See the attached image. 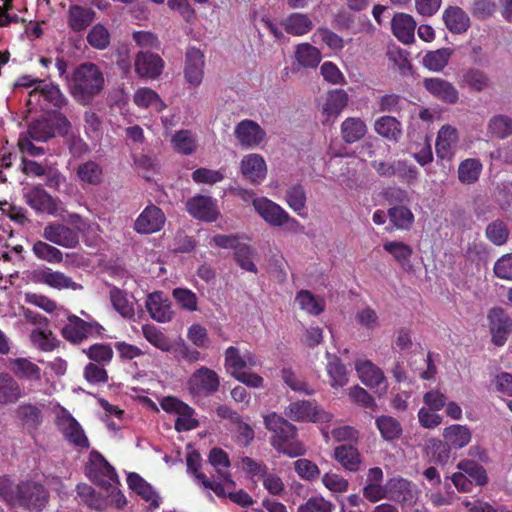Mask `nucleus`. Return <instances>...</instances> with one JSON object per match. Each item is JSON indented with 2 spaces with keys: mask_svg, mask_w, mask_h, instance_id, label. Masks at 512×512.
<instances>
[{
  "mask_svg": "<svg viewBox=\"0 0 512 512\" xmlns=\"http://www.w3.org/2000/svg\"><path fill=\"white\" fill-rule=\"evenodd\" d=\"M0 497L8 505L23 507L30 512H41L48 502L44 487L33 481L15 485L10 478L0 477Z\"/></svg>",
  "mask_w": 512,
  "mask_h": 512,
  "instance_id": "nucleus-1",
  "label": "nucleus"
},
{
  "mask_svg": "<svg viewBox=\"0 0 512 512\" xmlns=\"http://www.w3.org/2000/svg\"><path fill=\"white\" fill-rule=\"evenodd\" d=\"M67 85L73 98L78 103L87 105L102 90L104 76L97 65L86 62L67 76Z\"/></svg>",
  "mask_w": 512,
  "mask_h": 512,
  "instance_id": "nucleus-2",
  "label": "nucleus"
},
{
  "mask_svg": "<svg viewBox=\"0 0 512 512\" xmlns=\"http://www.w3.org/2000/svg\"><path fill=\"white\" fill-rule=\"evenodd\" d=\"M266 428L273 433L271 443L275 449L289 457H297L305 453L303 444L295 440L296 428L287 420L271 413L264 417Z\"/></svg>",
  "mask_w": 512,
  "mask_h": 512,
  "instance_id": "nucleus-3",
  "label": "nucleus"
},
{
  "mask_svg": "<svg viewBox=\"0 0 512 512\" xmlns=\"http://www.w3.org/2000/svg\"><path fill=\"white\" fill-rule=\"evenodd\" d=\"M254 211L269 226L284 227L289 232H298L302 228L281 205L265 196L254 200Z\"/></svg>",
  "mask_w": 512,
  "mask_h": 512,
  "instance_id": "nucleus-4",
  "label": "nucleus"
},
{
  "mask_svg": "<svg viewBox=\"0 0 512 512\" xmlns=\"http://www.w3.org/2000/svg\"><path fill=\"white\" fill-rule=\"evenodd\" d=\"M56 425L66 441L78 449L89 447L88 438L79 422L64 408L56 412Z\"/></svg>",
  "mask_w": 512,
  "mask_h": 512,
  "instance_id": "nucleus-5",
  "label": "nucleus"
},
{
  "mask_svg": "<svg viewBox=\"0 0 512 512\" xmlns=\"http://www.w3.org/2000/svg\"><path fill=\"white\" fill-rule=\"evenodd\" d=\"M355 371L360 381L379 396L388 390V381L382 369L367 359L355 361Z\"/></svg>",
  "mask_w": 512,
  "mask_h": 512,
  "instance_id": "nucleus-6",
  "label": "nucleus"
},
{
  "mask_svg": "<svg viewBox=\"0 0 512 512\" xmlns=\"http://www.w3.org/2000/svg\"><path fill=\"white\" fill-rule=\"evenodd\" d=\"M87 475L91 481L98 484L102 488L115 490V484L118 483L114 469L108 462L97 452L90 455L89 464L86 468Z\"/></svg>",
  "mask_w": 512,
  "mask_h": 512,
  "instance_id": "nucleus-7",
  "label": "nucleus"
},
{
  "mask_svg": "<svg viewBox=\"0 0 512 512\" xmlns=\"http://www.w3.org/2000/svg\"><path fill=\"white\" fill-rule=\"evenodd\" d=\"M287 417L293 421L326 423L330 422L333 415L318 407L314 402L297 401L291 403L285 411Z\"/></svg>",
  "mask_w": 512,
  "mask_h": 512,
  "instance_id": "nucleus-8",
  "label": "nucleus"
},
{
  "mask_svg": "<svg viewBox=\"0 0 512 512\" xmlns=\"http://www.w3.org/2000/svg\"><path fill=\"white\" fill-rule=\"evenodd\" d=\"M160 406L167 413L177 416L175 421L177 431L192 430L199 425L198 420L194 417V410L175 397L168 396L163 398Z\"/></svg>",
  "mask_w": 512,
  "mask_h": 512,
  "instance_id": "nucleus-9",
  "label": "nucleus"
},
{
  "mask_svg": "<svg viewBox=\"0 0 512 512\" xmlns=\"http://www.w3.org/2000/svg\"><path fill=\"white\" fill-rule=\"evenodd\" d=\"M349 95L343 89L329 90L319 101V111L323 124L334 122L347 107Z\"/></svg>",
  "mask_w": 512,
  "mask_h": 512,
  "instance_id": "nucleus-10",
  "label": "nucleus"
},
{
  "mask_svg": "<svg viewBox=\"0 0 512 512\" xmlns=\"http://www.w3.org/2000/svg\"><path fill=\"white\" fill-rule=\"evenodd\" d=\"M219 377L212 369L202 366L195 370L187 381V389L194 396H206L218 390Z\"/></svg>",
  "mask_w": 512,
  "mask_h": 512,
  "instance_id": "nucleus-11",
  "label": "nucleus"
},
{
  "mask_svg": "<svg viewBox=\"0 0 512 512\" xmlns=\"http://www.w3.org/2000/svg\"><path fill=\"white\" fill-rule=\"evenodd\" d=\"M237 143L245 149H255L266 141L265 130L255 121L244 119L234 127Z\"/></svg>",
  "mask_w": 512,
  "mask_h": 512,
  "instance_id": "nucleus-12",
  "label": "nucleus"
},
{
  "mask_svg": "<svg viewBox=\"0 0 512 512\" xmlns=\"http://www.w3.org/2000/svg\"><path fill=\"white\" fill-rule=\"evenodd\" d=\"M31 279L36 283L45 284L53 289L63 290H79L82 286L74 282L69 276L63 272L54 271L49 267L36 269L31 274Z\"/></svg>",
  "mask_w": 512,
  "mask_h": 512,
  "instance_id": "nucleus-13",
  "label": "nucleus"
},
{
  "mask_svg": "<svg viewBox=\"0 0 512 512\" xmlns=\"http://www.w3.org/2000/svg\"><path fill=\"white\" fill-rule=\"evenodd\" d=\"M202 480V485L205 488H210L217 496L229 497L234 503L241 506H248L252 504L251 497L243 490H235V482L231 478H227L224 483L218 481H210L205 475H198Z\"/></svg>",
  "mask_w": 512,
  "mask_h": 512,
  "instance_id": "nucleus-14",
  "label": "nucleus"
},
{
  "mask_svg": "<svg viewBox=\"0 0 512 512\" xmlns=\"http://www.w3.org/2000/svg\"><path fill=\"white\" fill-rule=\"evenodd\" d=\"M489 330L495 345L505 344L512 330V320L501 308H492L487 313Z\"/></svg>",
  "mask_w": 512,
  "mask_h": 512,
  "instance_id": "nucleus-15",
  "label": "nucleus"
},
{
  "mask_svg": "<svg viewBox=\"0 0 512 512\" xmlns=\"http://www.w3.org/2000/svg\"><path fill=\"white\" fill-rule=\"evenodd\" d=\"M241 175L251 184H261L267 177V164L262 155L249 153L240 161Z\"/></svg>",
  "mask_w": 512,
  "mask_h": 512,
  "instance_id": "nucleus-16",
  "label": "nucleus"
},
{
  "mask_svg": "<svg viewBox=\"0 0 512 512\" xmlns=\"http://www.w3.org/2000/svg\"><path fill=\"white\" fill-rule=\"evenodd\" d=\"M46 241L64 248H75L79 243L78 232L62 223H50L43 229Z\"/></svg>",
  "mask_w": 512,
  "mask_h": 512,
  "instance_id": "nucleus-17",
  "label": "nucleus"
},
{
  "mask_svg": "<svg viewBox=\"0 0 512 512\" xmlns=\"http://www.w3.org/2000/svg\"><path fill=\"white\" fill-rule=\"evenodd\" d=\"M186 210L192 217L207 222L215 221L220 214L216 201L204 195L190 198L186 202Z\"/></svg>",
  "mask_w": 512,
  "mask_h": 512,
  "instance_id": "nucleus-18",
  "label": "nucleus"
},
{
  "mask_svg": "<svg viewBox=\"0 0 512 512\" xmlns=\"http://www.w3.org/2000/svg\"><path fill=\"white\" fill-rule=\"evenodd\" d=\"M145 306L151 318L159 323L169 322L174 316L169 298L161 291L150 293Z\"/></svg>",
  "mask_w": 512,
  "mask_h": 512,
  "instance_id": "nucleus-19",
  "label": "nucleus"
},
{
  "mask_svg": "<svg viewBox=\"0 0 512 512\" xmlns=\"http://www.w3.org/2000/svg\"><path fill=\"white\" fill-rule=\"evenodd\" d=\"M458 129L450 124L443 125L436 137L435 150L438 158L451 159L458 148Z\"/></svg>",
  "mask_w": 512,
  "mask_h": 512,
  "instance_id": "nucleus-20",
  "label": "nucleus"
},
{
  "mask_svg": "<svg viewBox=\"0 0 512 512\" xmlns=\"http://www.w3.org/2000/svg\"><path fill=\"white\" fill-rule=\"evenodd\" d=\"M224 356L225 368L227 372L233 377H235L243 370L253 368L258 364V360L253 353L249 351L241 353L240 350L234 346L228 347Z\"/></svg>",
  "mask_w": 512,
  "mask_h": 512,
  "instance_id": "nucleus-21",
  "label": "nucleus"
},
{
  "mask_svg": "<svg viewBox=\"0 0 512 512\" xmlns=\"http://www.w3.org/2000/svg\"><path fill=\"white\" fill-rule=\"evenodd\" d=\"M423 86L429 94L443 103L455 104L459 100V92L456 87L443 78H425Z\"/></svg>",
  "mask_w": 512,
  "mask_h": 512,
  "instance_id": "nucleus-22",
  "label": "nucleus"
},
{
  "mask_svg": "<svg viewBox=\"0 0 512 512\" xmlns=\"http://www.w3.org/2000/svg\"><path fill=\"white\" fill-rule=\"evenodd\" d=\"M165 215L155 205L147 206L135 221L134 228L138 233L151 234L162 229Z\"/></svg>",
  "mask_w": 512,
  "mask_h": 512,
  "instance_id": "nucleus-23",
  "label": "nucleus"
},
{
  "mask_svg": "<svg viewBox=\"0 0 512 512\" xmlns=\"http://www.w3.org/2000/svg\"><path fill=\"white\" fill-rule=\"evenodd\" d=\"M26 203L37 212L55 215L58 207L55 200L41 187L26 188L23 193Z\"/></svg>",
  "mask_w": 512,
  "mask_h": 512,
  "instance_id": "nucleus-24",
  "label": "nucleus"
},
{
  "mask_svg": "<svg viewBox=\"0 0 512 512\" xmlns=\"http://www.w3.org/2000/svg\"><path fill=\"white\" fill-rule=\"evenodd\" d=\"M100 326L97 323H87L77 316L68 318V323L62 329V335L70 342H80L93 332H98Z\"/></svg>",
  "mask_w": 512,
  "mask_h": 512,
  "instance_id": "nucleus-25",
  "label": "nucleus"
},
{
  "mask_svg": "<svg viewBox=\"0 0 512 512\" xmlns=\"http://www.w3.org/2000/svg\"><path fill=\"white\" fill-rule=\"evenodd\" d=\"M185 78L193 86H198L204 76V55L197 48H190L186 53Z\"/></svg>",
  "mask_w": 512,
  "mask_h": 512,
  "instance_id": "nucleus-26",
  "label": "nucleus"
},
{
  "mask_svg": "<svg viewBox=\"0 0 512 512\" xmlns=\"http://www.w3.org/2000/svg\"><path fill=\"white\" fill-rule=\"evenodd\" d=\"M135 70L143 78H156L163 70L162 59L156 55L146 52H139L135 59Z\"/></svg>",
  "mask_w": 512,
  "mask_h": 512,
  "instance_id": "nucleus-27",
  "label": "nucleus"
},
{
  "mask_svg": "<svg viewBox=\"0 0 512 512\" xmlns=\"http://www.w3.org/2000/svg\"><path fill=\"white\" fill-rule=\"evenodd\" d=\"M393 35L403 44L414 42L416 22L413 17L406 13H396L391 21Z\"/></svg>",
  "mask_w": 512,
  "mask_h": 512,
  "instance_id": "nucleus-28",
  "label": "nucleus"
},
{
  "mask_svg": "<svg viewBox=\"0 0 512 512\" xmlns=\"http://www.w3.org/2000/svg\"><path fill=\"white\" fill-rule=\"evenodd\" d=\"M127 483L131 490L139 495L150 508L155 509L159 506L160 497L153 487L136 473H129Z\"/></svg>",
  "mask_w": 512,
  "mask_h": 512,
  "instance_id": "nucleus-29",
  "label": "nucleus"
},
{
  "mask_svg": "<svg viewBox=\"0 0 512 512\" xmlns=\"http://www.w3.org/2000/svg\"><path fill=\"white\" fill-rule=\"evenodd\" d=\"M327 364L326 372L329 378V384L332 388L337 389L347 385L349 381V375L347 368L341 362V360L331 353H326Z\"/></svg>",
  "mask_w": 512,
  "mask_h": 512,
  "instance_id": "nucleus-30",
  "label": "nucleus"
},
{
  "mask_svg": "<svg viewBox=\"0 0 512 512\" xmlns=\"http://www.w3.org/2000/svg\"><path fill=\"white\" fill-rule=\"evenodd\" d=\"M334 459L347 471L356 472L362 464V456L352 445L337 446L333 453Z\"/></svg>",
  "mask_w": 512,
  "mask_h": 512,
  "instance_id": "nucleus-31",
  "label": "nucleus"
},
{
  "mask_svg": "<svg viewBox=\"0 0 512 512\" xmlns=\"http://www.w3.org/2000/svg\"><path fill=\"white\" fill-rule=\"evenodd\" d=\"M442 437L453 449H461L471 442L472 433L466 425L452 424L443 429Z\"/></svg>",
  "mask_w": 512,
  "mask_h": 512,
  "instance_id": "nucleus-32",
  "label": "nucleus"
},
{
  "mask_svg": "<svg viewBox=\"0 0 512 512\" xmlns=\"http://www.w3.org/2000/svg\"><path fill=\"white\" fill-rule=\"evenodd\" d=\"M9 369L20 379L39 381L41 379L40 368L27 358L10 359Z\"/></svg>",
  "mask_w": 512,
  "mask_h": 512,
  "instance_id": "nucleus-33",
  "label": "nucleus"
},
{
  "mask_svg": "<svg viewBox=\"0 0 512 512\" xmlns=\"http://www.w3.org/2000/svg\"><path fill=\"white\" fill-rule=\"evenodd\" d=\"M40 97L57 107L62 106L66 102L65 96L56 85L46 84L44 82H42L40 88L32 89L28 103L32 104L38 101Z\"/></svg>",
  "mask_w": 512,
  "mask_h": 512,
  "instance_id": "nucleus-34",
  "label": "nucleus"
},
{
  "mask_svg": "<svg viewBox=\"0 0 512 512\" xmlns=\"http://www.w3.org/2000/svg\"><path fill=\"white\" fill-rule=\"evenodd\" d=\"M446 27L452 33H463L470 26L469 16L459 7H448L443 13Z\"/></svg>",
  "mask_w": 512,
  "mask_h": 512,
  "instance_id": "nucleus-35",
  "label": "nucleus"
},
{
  "mask_svg": "<svg viewBox=\"0 0 512 512\" xmlns=\"http://www.w3.org/2000/svg\"><path fill=\"white\" fill-rule=\"evenodd\" d=\"M294 57L302 68H316L322 59L320 50L309 43H301L295 47Z\"/></svg>",
  "mask_w": 512,
  "mask_h": 512,
  "instance_id": "nucleus-36",
  "label": "nucleus"
},
{
  "mask_svg": "<svg viewBox=\"0 0 512 512\" xmlns=\"http://www.w3.org/2000/svg\"><path fill=\"white\" fill-rule=\"evenodd\" d=\"M367 133L365 122L358 117H348L341 123V137L352 144L362 139Z\"/></svg>",
  "mask_w": 512,
  "mask_h": 512,
  "instance_id": "nucleus-37",
  "label": "nucleus"
},
{
  "mask_svg": "<svg viewBox=\"0 0 512 512\" xmlns=\"http://www.w3.org/2000/svg\"><path fill=\"white\" fill-rule=\"evenodd\" d=\"M172 149L182 155L193 154L197 149V139L190 130H179L170 139Z\"/></svg>",
  "mask_w": 512,
  "mask_h": 512,
  "instance_id": "nucleus-38",
  "label": "nucleus"
},
{
  "mask_svg": "<svg viewBox=\"0 0 512 512\" xmlns=\"http://www.w3.org/2000/svg\"><path fill=\"white\" fill-rule=\"evenodd\" d=\"M375 132L389 141H398L402 134L400 122L391 116H382L374 123Z\"/></svg>",
  "mask_w": 512,
  "mask_h": 512,
  "instance_id": "nucleus-39",
  "label": "nucleus"
},
{
  "mask_svg": "<svg viewBox=\"0 0 512 512\" xmlns=\"http://www.w3.org/2000/svg\"><path fill=\"white\" fill-rule=\"evenodd\" d=\"M295 303L299 309L313 316L319 315L325 308V301L308 290L298 292L295 297Z\"/></svg>",
  "mask_w": 512,
  "mask_h": 512,
  "instance_id": "nucleus-40",
  "label": "nucleus"
},
{
  "mask_svg": "<svg viewBox=\"0 0 512 512\" xmlns=\"http://www.w3.org/2000/svg\"><path fill=\"white\" fill-rule=\"evenodd\" d=\"M487 133L497 139L509 137L512 135V118L505 114L492 116L487 123Z\"/></svg>",
  "mask_w": 512,
  "mask_h": 512,
  "instance_id": "nucleus-41",
  "label": "nucleus"
},
{
  "mask_svg": "<svg viewBox=\"0 0 512 512\" xmlns=\"http://www.w3.org/2000/svg\"><path fill=\"white\" fill-rule=\"evenodd\" d=\"M110 300L114 309L122 317L127 319L134 317V300L127 293L114 287L110 290Z\"/></svg>",
  "mask_w": 512,
  "mask_h": 512,
  "instance_id": "nucleus-42",
  "label": "nucleus"
},
{
  "mask_svg": "<svg viewBox=\"0 0 512 512\" xmlns=\"http://www.w3.org/2000/svg\"><path fill=\"white\" fill-rule=\"evenodd\" d=\"M93 10L81 6H71L68 10V24L74 31L84 30L94 19Z\"/></svg>",
  "mask_w": 512,
  "mask_h": 512,
  "instance_id": "nucleus-43",
  "label": "nucleus"
},
{
  "mask_svg": "<svg viewBox=\"0 0 512 512\" xmlns=\"http://www.w3.org/2000/svg\"><path fill=\"white\" fill-rule=\"evenodd\" d=\"M452 54L453 51L450 48L429 51L424 55L422 64L432 72H440L447 66Z\"/></svg>",
  "mask_w": 512,
  "mask_h": 512,
  "instance_id": "nucleus-44",
  "label": "nucleus"
},
{
  "mask_svg": "<svg viewBox=\"0 0 512 512\" xmlns=\"http://www.w3.org/2000/svg\"><path fill=\"white\" fill-rule=\"evenodd\" d=\"M285 202L288 207L293 210L297 215L304 217V210L306 208L307 196L305 189L300 184L291 185L285 193Z\"/></svg>",
  "mask_w": 512,
  "mask_h": 512,
  "instance_id": "nucleus-45",
  "label": "nucleus"
},
{
  "mask_svg": "<svg viewBox=\"0 0 512 512\" xmlns=\"http://www.w3.org/2000/svg\"><path fill=\"white\" fill-rule=\"evenodd\" d=\"M283 27L289 34L302 36L312 29L313 24L307 15L293 13L284 20Z\"/></svg>",
  "mask_w": 512,
  "mask_h": 512,
  "instance_id": "nucleus-46",
  "label": "nucleus"
},
{
  "mask_svg": "<svg viewBox=\"0 0 512 512\" xmlns=\"http://www.w3.org/2000/svg\"><path fill=\"white\" fill-rule=\"evenodd\" d=\"M459 85L479 92L488 87L489 79L483 71L470 68L461 75Z\"/></svg>",
  "mask_w": 512,
  "mask_h": 512,
  "instance_id": "nucleus-47",
  "label": "nucleus"
},
{
  "mask_svg": "<svg viewBox=\"0 0 512 512\" xmlns=\"http://www.w3.org/2000/svg\"><path fill=\"white\" fill-rule=\"evenodd\" d=\"M134 103L141 108H152L160 112L165 107L159 95L150 88L142 87L136 90L133 97Z\"/></svg>",
  "mask_w": 512,
  "mask_h": 512,
  "instance_id": "nucleus-48",
  "label": "nucleus"
},
{
  "mask_svg": "<svg viewBox=\"0 0 512 512\" xmlns=\"http://www.w3.org/2000/svg\"><path fill=\"white\" fill-rule=\"evenodd\" d=\"M383 248L402 267H410L413 250L409 245L401 241H387L383 244Z\"/></svg>",
  "mask_w": 512,
  "mask_h": 512,
  "instance_id": "nucleus-49",
  "label": "nucleus"
},
{
  "mask_svg": "<svg viewBox=\"0 0 512 512\" xmlns=\"http://www.w3.org/2000/svg\"><path fill=\"white\" fill-rule=\"evenodd\" d=\"M375 424L384 440L390 441L398 439L402 434V426L400 422L392 416H379Z\"/></svg>",
  "mask_w": 512,
  "mask_h": 512,
  "instance_id": "nucleus-50",
  "label": "nucleus"
},
{
  "mask_svg": "<svg viewBox=\"0 0 512 512\" xmlns=\"http://www.w3.org/2000/svg\"><path fill=\"white\" fill-rule=\"evenodd\" d=\"M481 172V162L478 159L469 158L459 164L458 179L464 184H472L478 180Z\"/></svg>",
  "mask_w": 512,
  "mask_h": 512,
  "instance_id": "nucleus-51",
  "label": "nucleus"
},
{
  "mask_svg": "<svg viewBox=\"0 0 512 512\" xmlns=\"http://www.w3.org/2000/svg\"><path fill=\"white\" fill-rule=\"evenodd\" d=\"M32 251L38 259L48 263L56 264L63 260L61 250L45 241H36L32 246Z\"/></svg>",
  "mask_w": 512,
  "mask_h": 512,
  "instance_id": "nucleus-52",
  "label": "nucleus"
},
{
  "mask_svg": "<svg viewBox=\"0 0 512 512\" xmlns=\"http://www.w3.org/2000/svg\"><path fill=\"white\" fill-rule=\"evenodd\" d=\"M209 462L214 467L218 479V483H224L227 478H231L228 468L230 466L229 457L222 449L214 448L210 451Z\"/></svg>",
  "mask_w": 512,
  "mask_h": 512,
  "instance_id": "nucleus-53",
  "label": "nucleus"
},
{
  "mask_svg": "<svg viewBox=\"0 0 512 512\" xmlns=\"http://www.w3.org/2000/svg\"><path fill=\"white\" fill-rule=\"evenodd\" d=\"M426 449L434 462L444 464L450 459L453 448L444 439L432 438L427 441Z\"/></svg>",
  "mask_w": 512,
  "mask_h": 512,
  "instance_id": "nucleus-54",
  "label": "nucleus"
},
{
  "mask_svg": "<svg viewBox=\"0 0 512 512\" xmlns=\"http://www.w3.org/2000/svg\"><path fill=\"white\" fill-rule=\"evenodd\" d=\"M77 176L82 182L97 185L102 181L103 172L98 163L87 161L78 166Z\"/></svg>",
  "mask_w": 512,
  "mask_h": 512,
  "instance_id": "nucleus-55",
  "label": "nucleus"
},
{
  "mask_svg": "<svg viewBox=\"0 0 512 512\" xmlns=\"http://www.w3.org/2000/svg\"><path fill=\"white\" fill-rule=\"evenodd\" d=\"M34 140L44 142L54 136L53 124L50 118H43L32 123L26 132Z\"/></svg>",
  "mask_w": 512,
  "mask_h": 512,
  "instance_id": "nucleus-56",
  "label": "nucleus"
},
{
  "mask_svg": "<svg viewBox=\"0 0 512 512\" xmlns=\"http://www.w3.org/2000/svg\"><path fill=\"white\" fill-rule=\"evenodd\" d=\"M457 468L465 472L467 477L472 480V484L484 485L487 482L486 471L477 462L463 460L458 463Z\"/></svg>",
  "mask_w": 512,
  "mask_h": 512,
  "instance_id": "nucleus-57",
  "label": "nucleus"
},
{
  "mask_svg": "<svg viewBox=\"0 0 512 512\" xmlns=\"http://www.w3.org/2000/svg\"><path fill=\"white\" fill-rule=\"evenodd\" d=\"M255 256V252L251 246L245 243H241L237 246V249L234 251V259L236 263L243 269L248 272L256 273L257 267L253 262V258Z\"/></svg>",
  "mask_w": 512,
  "mask_h": 512,
  "instance_id": "nucleus-58",
  "label": "nucleus"
},
{
  "mask_svg": "<svg viewBox=\"0 0 512 512\" xmlns=\"http://www.w3.org/2000/svg\"><path fill=\"white\" fill-rule=\"evenodd\" d=\"M142 332L145 339L154 347L160 349L161 351L168 352L172 348V344L169 339L155 326L153 325H144L142 327Z\"/></svg>",
  "mask_w": 512,
  "mask_h": 512,
  "instance_id": "nucleus-59",
  "label": "nucleus"
},
{
  "mask_svg": "<svg viewBox=\"0 0 512 512\" xmlns=\"http://www.w3.org/2000/svg\"><path fill=\"white\" fill-rule=\"evenodd\" d=\"M172 296L182 309L189 312L198 310V298L193 291L187 288H175Z\"/></svg>",
  "mask_w": 512,
  "mask_h": 512,
  "instance_id": "nucleus-60",
  "label": "nucleus"
},
{
  "mask_svg": "<svg viewBox=\"0 0 512 512\" xmlns=\"http://www.w3.org/2000/svg\"><path fill=\"white\" fill-rule=\"evenodd\" d=\"M321 481L324 487L334 494H343L349 489V481L334 472L325 473Z\"/></svg>",
  "mask_w": 512,
  "mask_h": 512,
  "instance_id": "nucleus-61",
  "label": "nucleus"
},
{
  "mask_svg": "<svg viewBox=\"0 0 512 512\" xmlns=\"http://www.w3.org/2000/svg\"><path fill=\"white\" fill-rule=\"evenodd\" d=\"M294 469L303 480L315 481L320 476V469L317 464L306 458L296 460L294 462Z\"/></svg>",
  "mask_w": 512,
  "mask_h": 512,
  "instance_id": "nucleus-62",
  "label": "nucleus"
},
{
  "mask_svg": "<svg viewBox=\"0 0 512 512\" xmlns=\"http://www.w3.org/2000/svg\"><path fill=\"white\" fill-rule=\"evenodd\" d=\"M87 42L95 49L103 50L110 43V34L108 30L101 24L92 27L87 35Z\"/></svg>",
  "mask_w": 512,
  "mask_h": 512,
  "instance_id": "nucleus-63",
  "label": "nucleus"
},
{
  "mask_svg": "<svg viewBox=\"0 0 512 512\" xmlns=\"http://www.w3.org/2000/svg\"><path fill=\"white\" fill-rule=\"evenodd\" d=\"M282 379L293 391L304 393L306 395H312L315 392L305 380L300 378L291 369L282 370Z\"/></svg>",
  "mask_w": 512,
  "mask_h": 512,
  "instance_id": "nucleus-64",
  "label": "nucleus"
}]
</instances>
